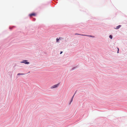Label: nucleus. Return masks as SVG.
<instances>
[{
	"instance_id": "nucleus-10",
	"label": "nucleus",
	"mask_w": 127,
	"mask_h": 127,
	"mask_svg": "<svg viewBox=\"0 0 127 127\" xmlns=\"http://www.w3.org/2000/svg\"><path fill=\"white\" fill-rule=\"evenodd\" d=\"M59 39H59H58V38L57 39L56 41L57 42H58V41Z\"/></svg>"
},
{
	"instance_id": "nucleus-8",
	"label": "nucleus",
	"mask_w": 127,
	"mask_h": 127,
	"mask_svg": "<svg viewBox=\"0 0 127 127\" xmlns=\"http://www.w3.org/2000/svg\"><path fill=\"white\" fill-rule=\"evenodd\" d=\"M74 95H73V97H72V98L71 99V102L72 101L73 99V97H74Z\"/></svg>"
},
{
	"instance_id": "nucleus-7",
	"label": "nucleus",
	"mask_w": 127,
	"mask_h": 127,
	"mask_svg": "<svg viewBox=\"0 0 127 127\" xmlns=\"http://www.w3.org/2000/svg\"><path fill=\"white\" fill-rule=\"evenodd\" d=\"M74 95H73V97H72V98L71 99V102L72 101L73 99V97H74Z\"/></svg>"
},
{
	"instance_id": "nucleus-9",
	"label": "nucleus",
	"mask_w": 127,
	"mask_h": 127,
	"mask_svg": "<svg viewBox=\"0 0 127 127\" xmlns=\"http://www.w3.org/2000/svg\"><path fill=\"white\" fill-rule=\"evenodd\" d=\"M109 37L111 38V39H112V36L111 35H110L109 36Z\"/></svg>"
},
{
	"instance_id": "nucleus-5",
	"label": "nucleus",
	"mask_w": 127,
	"mask_h": 127,
	"mask_svg": "<svg viewBox=\"0 0 127 127\" xmlns=\"http://www.w3.org/2000/svg\"><path fill=\"white\" fill-rule=\"evenodd\" d=\"M121 27V26L120 25H119L116 27V28H115V29H119Z\"/></svg>"
},
{
	"instance_id": "nucleus-12",
	"label": "nucleus",
	"mask_w": 127,
	"mask_h": 127,
	"mask_svg": "<svg viewBox=\"0 0 127 127\" xmlns=\"http://www.w3.org/2000/svg\"><path fill=\"white\" fill-rule=\"evenodd\" d=\"M63 53V52L61 51L60 52V54H61Z\"/></svg>"
},
{
	"instance_id": "nucleus-1",
	"label": "nucleus",
	"mask_w": 127,
	"mask_h": 127,
	"mask_svg": "<svg viewBox=\"0 0 127 127\" xmlns=\"http://www.w3.org/2000/svg\"><path fill=\"white\" fill-rule=\"evenodd\" d=\"M59 85V83H58L57 84L54 85L52 86L51 87V89H53L57 88Z\"/></svg>"
},
{
	"instance_id": "nucleus-4",
	"label": "nucleus",
	"mask_w": 127,
	"mask_h": 127,
	"mask_svg": "<svg viewBox=\"0 0 127 127\" xmlns=\"http://www.w3.org/2000/svg\"><path fill=\"white\" fill-rule=\"evenodd\" d=\"M79 35H82L85 36H90V37H92V35H81V34H79Z\"/></svg>"
},
{
	"instance_id": "nucleus-3",
	"label": "nucleus",
	"mask_w": 127,
	"mask_h": 127,
	"mask_svg": "<svg viewBox=\"0 0 127 127\" xmlns=\"http://www.w3.org/2000/svg\"><path fill=\"white\" fill-rule=\"evenodd\" d=\"M36 14L35 13H33L29 14V16L31 17L32 16H35Z\"/></svg>"
},
{
	"instance_id": "nucleus-13",
	"label": "nucleus",
	"mask_w": 127,
	"mask_h": 127,
	"mask_svg": "<svg viewBox=\"0 0 127 127\" xmlns=\"http://www.w3.org/2000/svg\"><path fill=\"white\" fill-rule=\"evenodd\" d=\"M74 69V68H72V69Z\"/></svg>"
},
{
	"instance_id": "nucleus-11",
	"label": "nucleus",
	"mask_w": 127,
	"mask_h": 127,
	"mask_svg": "<svg viewBox=\"0 0 127 127\" xmlns=\"http://www.w3.org/2000/svg\"><path fill=\"white\" fill-rule=\"evenodd\" d=\"M117 49H118L117 53H118L119 52V49L118 48H117Z\"/></svg>"
},
{
	"instance_id": "nucleus-2",
	"label": "nucleus",
	"mask_w": 127,
	"mask_h": 127,
	"mask_svg": "<svg viewBox=\"0 0 127 127\" xmlns=\"http://www.w3.org/2000/svg\"><path fill=\"white\" fill-rule=\"evenodd\" d=\"M21 63H24L27 64H29V63L28 62H27V60H24L23 61L21 62Z\"/></svg>"
},
{
	"instance_id": "nucleus-6",
	"label": "nucleus",
	"mask_w": 127,
	"mask_h": 127,
	"mask_svg": "<svg viewBox=\"0 0 127 127\" xmlns=\"http://www.w3.org/2000/svg\"><path fill=\"white\" fill-rule=\"evenodd\" d=\"M24 73H18L17 74L18 75H24Z\"/></svg>"
}]
</instances>
